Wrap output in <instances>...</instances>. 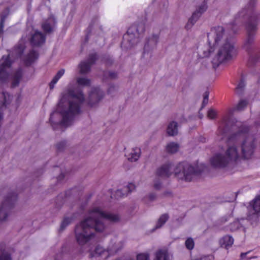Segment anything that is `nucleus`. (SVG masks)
<instances>
[{
    "mask_svg": "<svg viewBox=\"0 0 260 260\" xmlns=\"http://www.w3.org/2000/svg\"><path fill=\"white\" fill-rule=\"evenodd\" d=\"M238 129L231 134L228 139V149L225 154L217 153L210 159L211 165L216 168H223L232 162L236 161L240 156L245 159L250 158L256 146V140L253 135L248 134L249 127L247 126H231L228 119H224L219 127L218 134L222 137L231 129Z\"/></svg>",
    "mask_w": 260,
    "mask_h": 260,
    "instance_id": "obj_1",
    "label": "nucleus"
},
{
    "mask_svg": "<svg viewBox=\"0 0 260 260\" xmlns=\"http://www.w3.org/2000/svg\"><path fill=\"white\" fill-rule=\"evenodd\" d=\"M257 0H249L245 6L235 16L231 23L232 26L238 27L246 22V38L244 47L248 52L249 58L248 66L252 67L259 60L260 52L258 50H250L251 45L253 43L257 30V25L260 21V12L255 9Z\"/></svg>",
    "mask_w": 260,
    "mask_h": 260,
    "instance_id": "obj_2",
    "label": "nucleus"
},
{
    "mask_svg": "<svg viewBox=\"0 0 260 260\" xmlns=\"http://www.w3.org/2000/svg\"><path fill=\"white\" fill-rule=\"evenodd\" d=\"M89 216L77 225L75 229V237L80 245H84L94 236L93 231L101 233L106 229L104 220L111 222H117L120 216L117 214L105 212L101 208L94 207L88 211Z\"/></svg>",
    "mask_w": 260,
    "mask_h": 260,
    "instance_id": "obj_3",
    "label": "nucleus"
},
{
    "mask_svg": "<svg viewBox=\"0 0 260 260\" xmlns=\"http://www.w3.org/2000/svg\"><path fill=\"white\" fill-rule=\"evenodd\" d=\"M84 101V95L79 87L69 88L63 92L58 104V110L62 117L58 124L71 125L75 116L81 112V105Z\"/></svg>",
    "mask_w": 260,
    "mask_h": 260,
    "instance_id": "obj_4",
    "label": "nucleus"
},
{
    "mask_svg": "<svg viewBox=\"0 0 260 260\" xmlns=\"http://www.w3.org/2000/svg\"><path fill=\"white\" fill-rule=\"evenodd\" d=\"M231 23L229 25V28L231 29L230 32L228 35H225V30L221 26H217L211 29V32L208 35L209 48L208 51H204V56H209L210 54L214 51L213 46L217 44L219 42L225 37V39L228 37L230 41H232V35L235 34L238 30L239 27L237 25L232 26Z\"/></svg>",
    "mask_w": 260,
    "mask_h": 260,
    "instance_id": "obj_5",
    "label": "nucleus"
},
{
    "mask_svg": "<svg viewBox=\"0 0 260 260\" xmlns=\"http://www.w3.org/2000/svg\"><path fill=\"white\" fill-rule=\"evenodd\" d=\"M237 51L232 41L226 38V42L218 49L216 55L213 58V68L216 69L220 64L232 60L237 55Z\"/></svg>",
    "mask_w": 260,
    "mask_h": 260,
    "instance_id": "obj_6",
    "label": "nucleus"
},
{
    "mask_svg": "<svg viewBox=\"0 0 260 260\" xmlns=\"http://www.w3.org/2000/svg\"><path fill=\"white\" fill-rule=\"evenodd\" d=\"M175 175L182 174L185 181L190 182L192 180L195 175L201 173V171L197 167H194L187 162L183 161L179 163L175 169Z\"/></svg>",
    "mask_w": 260,
    "mask_h": 260,
    "instance_id": "obj_7",
    "label": "nucleus"
},
{
    "mask_svg": "<svg viewBox=\"0 0 260 260\" xmlns=\"http://www.w3.org/2000/svg\"><path fill=\"white\" fill-rule=\"evenodd\" d=\"M17 198V195L14 192L9 193L6 197L0 206V221L6 220L14 206Z\"/></svg>",
    "mask_w": 260,
    "mask_h": 260,
    "instance_id": "obj_8",
    "label": "nucleus"
},
{
    "mask_svg": "<svg viewBox=\"0 0 260 260\" xmlns=\"http://www.w3.org/2000/svg\"><path fill=\"white\" fill-rule=\"evenodd\" d=\"M145 30V27L143 22L134 24L128 29L124 37L127 39L132 46L135 45L139 42V38L143 34Z\"/></svg>",
    "mask_w": 260,
    "mask_h": 260,
    "instance_id": "obj_9",
    "label": "nucleus"
},
{
    "mask_svg": "<svg viewBox=\"0 0 260 260\" xmlns=\"http://www.w3.org/2000/svg\"><path fill=\"white\" fill-rule=\"evenodd\" d=\"M247 219L252 224L256 223L259 218L260 213V196L255 198L247 207Z\"/></svg>",
    "mask_w": 260,
    "mask_h": 260,
    "instance_id": "obj_10",
    "label": "nucleus"
},
{
    "mask_svg": "<svg viewBox=\"0 0 260 260\" xmlns=\"http://www.w3.org/2000/svg\"><path fill=\"white\" fill-rule=\"evenodd\" d=\"M12 63L10 55L3 56L0 60V80L2 82L7 81L9 76L8 70L10 68Z\"/></svg>",
    "mask_w": 260,
    "mask_h": 260,
    "instance_id": "obj_11",
    "label": "nucleus"
},
{
    "mask_svg": "<svg viewBox=\"0 0 260 260\" xmlns=\"http://www.w3.org/2000/svg\"><path fill=\"white\" fill-rule=\"evenodd\" d=\"M98 59V54L96 53L90 54L87 60L82 61L79 64L80 73L86 74L91 70V67L94 64Z\"/></svg>",
    "mask_w": 260,
    "mask_h": 260,
    "instance_id": "obj_12",
    "label": "nucleus"
},
{
    "mask_svg": "<svg viewBox=\"0 0 260 260\" xmlns=\"http://www.w3.org/2000/svg\"><path fill=\"white\" fill-rule=\"evenodd\" d=\"M104 96V92L99 87H92L89 94L88 104L93 107L98 104Z\"/></svg>",
    "mask_w": 260,
    "mask_h": 260,
    "instance_id": "obj_13",
    "label": "nucleus"
},
{
    "mask_svg": "<svg viewBox=\"0 0 260 260\" xmlns=\"http://www.w3.org/2000/svg\"><path fill=\"white\" fill-rule=\"evenodd\" d=\"M172 174V165L170 163H166L157 169L156 175L162 178H169Z\"/></svg>",
    "mask_w": 260,
    "mask_h": 260,
    "instance_id": "obj_14",
    "label": "nucleus"
},
{
    "mask_svg": "<svg viewBox=\"0 0 260 260\" xmlns=\"http://www.w3.org/2000/svg\"><path fill=\"white\" fill-rule=\"evenodd\" d=\"M159 36L158 35H153L146 40V42L144 47V52H148L151 49L156 47L158 41Z\"/></svg>",
    "mask_w": 260,
    "mask_h": 260,
    "instance_id": "obj_15",
    "label": "nucleus"
},
{
    "mask_svg": "<svg viewBox=\"0 0 260 260\" xmlns=\"http://www.w3.org/2000/svg\"><path fill=\"white\" fill-rule=\"evenodd\" d=\"M45 36L42 32L36 31L32 36L30 39V43L32 46H39L45 43Z\"/></svg>",
    "mask_w": 260,
    "mask_h": 260,
    "instance_id": "obj_16",
    "label": "nucleus"
},
{
    "mask_svg": "<svg viewBox=\"0 0 260 260\" xmlns=\"http://www.w3.org/2000/svg\"><path fill=\"white\" fill-rule=\"evenodd\" d=\"M39 57V53L38 51L32 49L30 50L29 52L27 54L24 59V62L25 66H30Z\"/></svg>",
    "mask_w": 260,
    "mask_h": 260,
    "instance_id": "obj_17",
    "label": "nucleus"
},
{
    "mask_svg": "<svg viewBox=\"0 0 260 260\" xmlns=\"http://www.w3.org/2000/svg\"><path fill=\"white\" fill-rule=\"evenodd\" d=\"M23 70L21 68H19L14 73L12 78L11 86L12 88L16 87L19 85L20 81L23 76Z\"/></svg>",
    "mask_w": 260,
    "mask_h": 260,
    "instance_id": "obj_18",
    "label": "nucleus"
},
{
    "mask_svg": "<svg viewBox=\"0 0 260 260\" xmlns=\"http://www.w3.org/2000/svg\"><path fill=\"white\" fill-rule=\"evenodd\" d=\"M234 241V238L232 236L227 235L220 239L219 243L222 247L228 249L229 247L232 246Z\"/></svg>",
    "mask_w": 260,
    "mask_h": 260,
    "instance_id": "obj_19",
    "label": "nucleus"
},
{
    "mask_svg": "<svg viewBox=\"0 0 260 260\" xmlns=\"http://www.w3.org/2000/svg\"><path fill=\"white\" fill-rule=\"evenodd\" d=\"M141 153V149L135 147L132 149L131 152L128 154L127 159L131 162L137 161L140 157Z\"/></svg>",
    "mask_w": 260,
    "mask_h": 260,
    "instance_id": "obj_20",
    "label": "nucleus"
},
{
    "mask_svg": "<svg viewBox=\"0 0 260 260\" xmlns=\"http://www.w3.org/2000/svg\"><path fill=\"white\" fill-rule=\"evenodd\" d=\"M135 188V186L133 183H129L126 186L123 187L122 189H118L116 192V194L118 197H122L127 195L126 192H131Z\"/></svg>",
    "mask_w": 260,
    "mask_h": 260,
    "instance_id": "obj_21",
    "label": "nucleus"
},
{
    "mask_svg": "<svg viewBox=\"0 0 260 260\" xmlns=\"http://www.w3.org/2000/svg\"><path fill=\"white\" fill-rule=\"evenodd\" d=\"M167 133L169 136H174L178 134V123L177 122L172 121L168 125Z\"/></svg>",
    "mask_w": 260,
    "mask_h": 260,
    "instance_id": "obj_22",
    "label": "nucleus"
},
{
    "mask_svg": "<svg viewBox=\"0 0 260 260\" xmlns=\"http://www.w3.org/2000/svg\"><path fill=\"white\" fill-rule=\"evenodd\" d=\"M89 251L90 252L89 255L90 257L102 256L104 254L108 253V251H106L103 247L100 245L96 246L93 251L90 249H89Z\"/></svg>",
    "mask_w": 260,
    "mask_h": 260,
    "instance_id": "obj_23",
    "label": "nucleus"
},
{
    "mask_svg": "<svg viewBox=\"0 0 260 260\" xmlns=\"http://www.w3.org/2000/svg\"><path fill=\"white\" fill-rule=\"evenodd\" d=\"M11 102V96L7 92L0 93V107L6 106Z\"/></svg>",
    "mask_w": 260,
    "mask_h": 260,
    "instance_id": "obj_24",
    "label": "nucleus"
},
{
    "mask_svg": "<svg viewBox=\"0 0 260 260\" xmlns=\"http://www.w3.org/2000/svg\"><path fill=\"white\" fill-rule=\"evenodd\" d=\"M200 14L198 12L194 11L191 17L189 19L185 27L187 29L190 28L198 21L199 18L201 17Z\"/></svg>",
    "mask_w": 260,
    "mask_h": 260,
    "instance_id": "obj_25",
    "label": "nucleus"
},
{
    "mask_svg": "<svg viewBox=\"0 0 260 260\" xmlns=\"http://www.w3.org/2000/svg\"><path fill=\"white\" fill-rule=\"evenodd\" d=\"M117 78V73L112 71H105L103 74V79L104 81L107 80H114Z\"/></svg>",
    "mask_w": 260,
    "mask_h": 260,
    "instance_id": "obj_26",
    "label": "nucleus"
},
{
    "mask_svg": "<svg viewBox=\"0 0 260 260\" xmlns=\"http://www.w3.org/2000/svg\"><path fill=\"white\" fill-rule=\"evenodd\" d=\"M169 218V215L167 213L162 214L158 219L155 227L153 229V231L155 230L161 228L168 220Z\"/></svg>",
    "mask_w": 260,
    "mask_h": 260,
    "instance_id": "obj_27",
    "label": "nucleus"
},
{
    "mask_svg": "<svg viewBox=\"0 0 260 260\" xmlns=\"http://www.w3.org/2000/svg\"><path fill=\"white\" fill-rule=\"evenodd\" d=\"M179 148L178 144L175 142H171L166 146V151L169 153L173 154L176 153Z\"/></svg>",
    "mask_w": 260,
    "mask_h": 260,
    "instance_id": "obj_28",
    "label": "nucleus"
},
{
    "mask_svg": "<svg viewBox=\"0 0 260 260\" xmlns=\"http://www.w3.org/2000/svg\"><path fill=\"white\" fill-rule=\"evenodd\" d=\"M64 73V69H61L57 72L56 75L54 76V77L52 79V81L50 83L49 86L50 89H53L54 88V85L57 82L58 80L63 76Z\"/></svg>",
    "mask_w": 260,
    "mask_h": 260,
    "instance_id": "obj_29",
    "label": "nucleus"
},
{
    "mask_svg": "<svg viewBox=\"0 0 260 260\" xmlns=\"http://www.w3.org/2000/svg\"><path fill=\"white\" fill-rule=\"evenodd\" d=\"M0 260H12L11 255L0 244Z\"/></svg>",
    "mask_w": 260,
    "mask_h": 260,
    "instance_id": "obj_30",
    "label": "nucleus"
},
{
    "mask_svg": "<svg viewBox=\"0 0 260 260\" xmlns=\"http://www.w3.org/2000/svg\"><path fill=\"white\" fill-rule=\"evenodd\" d=\"M245 86V83L243 79H241L235 89L236 93L239 95H242Z\"/></svg>",
    "mask_w": 260,
    "mask_h": 260,
    "instance_id": "obj_31",
    "label": "nucleus"
},
{
    "mask_svg": "<svg viewBox=\"0 0 260 260\" xmlns=\"http://www.w3.org/2000/svg\"><path fill=\"white\" fill-rule=\"evenodd\" d=\"M42 28L46 33L53 31V25L50 20H47L42 24Z\"/></svg>",
    "mask_w": 260,
    "mask_h": 260,
    "instance_id": "obj_32",
    "label": "nucleus"
},
{
    "mask_svg": "<svg viewBox=\"0 0 260 260\" xmlns=\"http://www.w3.org/2000/svg\"><path fill=\"white\" fill-rule=\"evenodd\" d=\"M77 83L80 86H89L90 84V80L84 77H79L77 79Z\"/></svg>",
    "mask_w": 260,
    "mask_h": 260,
    "instance_id": "obj_33",
    "label": "nucleus"
},
{
    "mask_svg": "<svg viewBox=\"0 0 260 260\" xmlns=\"http://www.w3.org/2000/svg\"><path fill=\"white\" fill-rule=\"evenodd\" d=\"M154 260H167V255L165 251L159 250L156 252Z\"/></svg>",
    "mask_w": 260,
    "mask_h": 260,
    "instance_id": "obj_34",
    "label": "nucleus"
},
{
    "mask_svg": "<svg viewBox=\"0 0 260 260\" xmlns=\"http://www.w3.org/2000/svg\"><path fill=\"white\" fill-rule=\"evenodd\" d=\"M73 218L71 217H66L63 218L59 229L60 231H62L64 229L71 223Z\"/></svg>",
    "mask_w": 260,
    "mask_h": 260,
    "instance_id": "obj_35",
    "label": "nucleus"
},
{
    "mask_svg": "<svg viewBox=\"0 0 260 260\" xmlns=\"http://www.w3.org/2000/svg\"><path fill=\"white\" fill-rule=\"evenodd\" d=\"M67 146V142L65 140H62L56 144V150L58 152L63 151Z\"/></svg>",
    "mask_w": 260,
    "mask_h": 260,
    "instance_id": "obj_36",
    "label": "nucleus"
},
{
    "mask_svg": "<svg viewBox=\"0 0 260 260\" xmlns=\"http://www.w3.org/2000/svg\"><path fill=\"white\" fill-rule=\"evenodd\" d=\"M247 102L245 100H241L235 110L238 111L243 110L247 105Z\"/></svg>",
    "mask_w": 260,
    "mask_h": 260,
    "instance_id": "obj_37",
    "label": "nucleus"
},
{
    "mask_svg": "<svg viewBox=\"0 0 260 260\" xmlns=\"http://www.w3.org/2000/svg\"><path fill=\"white\" fill-rule=\"evenodd\" d=\"M185 244L186 248L189 250L192 249L194 245V241L191 238H187L185 241Z\"/></svg>",
    "mask_w": 260,
    "mask_h": 260,
    "instance_id": "obj_38",
    "label": "nucleus"
},
{
    "mask_svg": "<svg viewBox=\"0 0 260 260\" xmlns=\"http://www.w3.org/2000/svg\"><path fill=\"white\" fill-rule=\"evenodd\" d=\"M7 16L4 14L1 15L0 20V34H2L4 32V27L5 25V22L6 21Z\"/></svg>",
    "mask_w": 260,
    "mask_h": 260,
    "instance_id": "obj_39",
    "label": "nucleus"
},
{
    "mask_svg": "<svg viewBox=\"0 0 260 260\" xmlns=\"http://www.w3.org/2000/svg\"><path fill=\"white\" fill-rule=\"evenodd\" d=\"M103 61H104L107 66H110L112 64L113 62V58L110 56L109 55H105L102 59Z\"/></svg>",
    "mask_w": 260,
    "mask_h": 260,
    "instance_id": "obj_40",
    "label": "nucleus"
},
{
    "mask_svg": "<svg viewBox=\"0 0 260 260\" xmlns=\"http://www.w3.org/2000/svg\"><path fill=\"white\" fill-rule=\"evenodd\" d=\"M207 9V6L206 3L203 2L196 10V12H198L200 14L201 16L202 14L204 13Z\"/></svg>",
    "mask_w": 260,
    "mask_h": 260,
    "instance_id": "obj_41",
    "label": "nucleus"
},
{
    "mask_svg": "<svg viewBox=\"0 0 260 260\" xmlns=\"http://www.w3.org/2000/svg\"><path fill=\"white\" fill-rule=\"evenodd\" d=\"M209 94V92L208 91H206L204 92L201 109L204 108L207 105L208 103Z\"/></svg>",
    "mask_w": 260,
    "mask_h": 260,
    "instance_id": "obj_42",
    "label": "nucleus"
},
{
    "mask_svg": "<svg viewBox=\"0 0 260 260\" xmlns=\"http://www.w3.org/2000/svg\"><path fill=\"white\" fill-rule=\"evenodd\" d=\"M217 115L216 111L213 109H210L208 111L207 117L210 119H214Z\"/></svg>",
    "mask_w": 260,
    "mask_h": 260,
    "instance_id": "obj_43",
    "label": "nucleus"
},
{
    "mask_svg": "<svg viewBox=\"0 0 260 260\" xmlns=\"http://www.w3.org/2000/svg\"><path fill=\"white\" fill-rule=\"evenodd\" d=\"M162 187V182L159 179H156L154 181V188L156 190H160Z\"/></svg>",
    "mask_w": 260,
    "mask_h": 260,
    "instance_id": "obj_44",
    "label": "nucleus"
},
{
    "mask_svg": "<svg viewBox=\"0 0 260 260\" xmlns=\"http://www.w3.org/2000/svg\"><path fill=\"white\" fill-rule=\"evenodd\" d=\"M137 260H149V255L148 253H140L137 255Z\"/></svg>",
    "mask_w": 260,
    "mask_h": 260,
    "instance_id": "obj_45",
    "label": "nucleus"
},
{
    "mask_svg": "<svg viewBox=\"0 0 260 260\" xmlns=\"http://www.w3.org/2000/svg\"><path fill=\"white\" fill-rule=\"evenodd\" d=\"M231 217L230 215H225L222 217H221L219 221L220 223L223 224L229 220L230 218Z\"/></svg>",
    "mask_w": 260,
    "mask_h": 260,
    "instance_id": "obj_46",
    "label": "nucleus"
},
{
    "mask_svg": "<svg viewBox=\"0 0 260 260\" xmlns=\"http://www.w3.org/2000/svg\"><path fill=\"white\" fill-rule=\"evenodd\" d=\"M116 90V87L115 86L113 85H111L110 86L109 89L107 90V92L109 94H112L113 92Z\"/></svg>",
    "mask_w": 260,
    "mask_h": 260,
    "instance_id": "obj_47",
    "label": "nucleus"
},
{
    "mask_svg": "<svg viewBox=\"0 0 260 260\" xmlns=\"http://www.w3.org/2000/svg\"><path fill=\"white\" fill-rule=\"evenodd\" d=\"M148 198L150 201H154L156 199V194L153 192L150 193L148 194Z\"/></svg>",
    "mask_w": 260,
    "mask_h": 260,
    "instance_id": "obj_48",
    "label": "nucleus"
},
{
    "mask_svg": "<svg viewBox=\"0 0 260 260\" xmlns=\"http://www.w3.org/2000/svg\"><path fill=\"white\" fill-rule=\"evenodd\" d=\"M92 26H93L92 24L90 23L89 24L88 27L87 29V35L86 36V38H85L86 41H87L89 39V34L91 32V31L92 30Z\"/></svg>",
    "mask_w": 260,
    "mask_h": 260,
    "instance_id": "obj_49",
    "label": "nucleus"
},
{
    "mask_svg": "<svg viewBox=\"0 0 260 260\" xmlns=\"http://www.w3.org/2000/svg\"><path fill=\"white\" fill-rule=\"evenodd\" d=\"M162 196L166 197H172L173 196V194L171 190H167L163 192Z\"/></svg>",
    "mask_w": 260,
    "mask_h": 260,
    "instance_id": "obj_50",
    "label": "nucleus"
},
{
    "mask_svg": "<svg viewBox=\"0 0 260 260\" xmlns=\"http://www.w3.org/2000/svg\"><path fill=\"white\" fill-rule=\"evenodd\" d=\"M17 53V57H20L23 54V50L21 48H19L18 50L16 51Z\"/></svg>",
    "mask_w": 260,
    "mask_h": 260,
    "instance_id": "obj_51",
    "label": "nucleus"
},
{
    "mask_svg": "<svg viewBox=\"0 0 260 260\" xmlns=\"http://www.w3.org/2000/svg\"><path fill=\"white\" fill-rule=\"evenodd\" d=\"M250 252V251L247 252H245V253H241V254H240V257H241V258L243 259H245L246 258V256L247 255V253H249Z\"/></svg>",
    "mask_w": 260,
    "mask_h": 260,
    "instance_id": "obj_52",
    "label": "nucleus"
},
{
    "mask_svg": "<svg viewBox=\"0 0 260 260\" xmlns=\"http://www.w3.org/2000/svg\"><path fill=\"white\" fill-rule=\"evenodd\" d=\"M53 114V113H52L51 114H50V118H49V121L50 122L52 127L53 128H54V126H53V122L52 121V115Z\"/></svg>",
    "mask_w": 260,
    "mask_h": 260,
    "instance_id": "obj_53",
    "label": "nucleus"
},
{
    "mask_svg": "<svg viewBox=\"0 0 260 260\" xmlns=\"http://www.w3.org/2000/svg\"><path fill=\"white\" fill-rule=\"evenodd\" d=\"M64 177V175L63 174H61L57 178V181H60Z\"/></svg>",
    "mask_w": 260,
    "mask_h": 260,
    "instance_id": "obj_54",
    "label": "nucleus"
},
{
    "mask_svg": "<svg viewBox=\"0 0 260 260\" xmlns=\"http://www.w3.org/2000/svg\"><path fill=\"white\" fill-rule=\"evenodd\" d=\"M208 257L209 258V260H213V256L212 255H208Z\"/></svg>",
    "mask_w": 260,
    "mask_h": 260,
    "instance_id": "obj_55",
    "label": "nucleus"
},
{
    "mask_svg": "<svg viewBox=\"0 0 260 260\" xmlns=\"http://www.w3.org/2000/svg\"><path fill=\"white\" fill-rule=\"evenodd\" d=\"M203 116V115H200V118H202Z\"/></svg>",
    "mask_w": 260,
    "mask_h": 260,
    "instance_id": "obj_56",
    "label": "nucleus"
},
{
    "mask_svg": "<svg viewBox=\"0 0 260 260\" xmlns=\"http://www.w3.org/2000/svg\"><path fill=\"white\" fill-rule=\"evenodd\" d=\"M252 257H250L248 259H251Z\"/></svg>",
    "mask_w": 260,
    "mask_h": 260,
    "instance_id": "obj_57",
    "label": "nucleus"
},
{
    "mask_svg": "<svg viewBox=\"0 0 260 260\" xmlns=\"http://www.w3.org/2000/svg\"><path fill=\"white\" fill-rule=\"evenodd\" d=\"M55 260H57V258H55Z\"/></svg>",
    "mask_w": 260,
    "mask_h": 260,
    "instance_id": "obj_58",
    "label": "nucleus"
}]
</instances>
